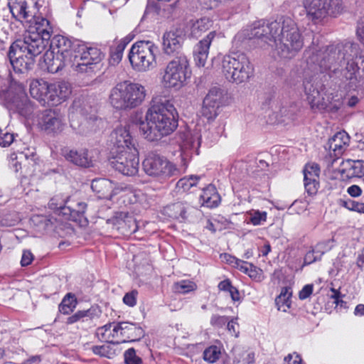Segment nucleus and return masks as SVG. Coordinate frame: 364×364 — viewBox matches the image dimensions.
<instances>
[{"instance_id": "obj_1", "label": "nucleus", "mask_w": 364, "mask_h": 364, "mask_svg": "<svg viewBox=\"0 0 364 364\" xmlns=\"http://www.w3.org/2000/svg\"><path fill=\"white\" fill-rule=\"evenodd\" d=\"M358 45L349 41L330 45L323 50L313 45L305 51L306 63L314 75L306 77L303 85L308 102L314 112H322L329 107L333 97L326 92L319 73L326 71L336 73L341 63V80L353 90L364 87V56H358Z\"/></svg>"}, {"instance_id": "obj_2", "label": "nucleus", "mask_w": 364, "mask_h": 364, "mask_svg": "<svg viewBox=\"0 0 364 364\" xmlns=\"http://www.w3.org/2000/svg\"><path fill=\"white\" fill-rule=\"evenodd\" d=\"M27 23L29 26L23 38L11 44L8 53L14 70L19 73L33 68L35 58L45 50L53 33V27L46 18L36 14Z\"/></svg>"}, {"instance_id": "obj_3", "label": "nucleus", "mask_w": 364, "mask_h": 364, "mask_svg": "<svg viewBox=\"0 0 364 364\" xmlns=\"http://www.w3.org/2000/svg\"><path fill=\"white\" fill-rule=\"evenodd\" d=\"M132 122L139 125L143 137L149 141H158L171 134L178 127V113L173 102L164 97L152 99L144 119L141 113L132 117Z\"/></svg>"}, {"instance_id": "obj_4", "label": "nucleus", "mask_w": 364, "mask_h": 364, "mask_svg": "<svg viewBox=\"0 0 364 364\" xmlns=\"http://www.w3.org/2000/svg\"><path fill=\"white\" fill-rule=\"evenodd\" d=\"M279 28L274 41L275 49L279 57L294 58L304 46V38L297 23L289 16L279 17Z\"/></svg>"}, {"instance_id": "obj_5", "label": "nucleus", "mask_w": 364, "mask_h": 364, "mask_svg": "<svg viewBox=\"0 0 364 364\" xmlns=\"http://www.w3.org/2000/svg\"><path fill=\"white\" fill-rule=\"evenodd\" d=\"M145 97L146 89L143 85L124 81L111 89L109 102L116 109L128 110L140 106Z\"/></svg>"}, {"instance_id": "obj_6", "label": "nucleus", "mask_w": 364, "mask_h": 364, "mask_svg": "<svg viewBox=\"0 0 364 364\" xmlns=\"http://www.w3.org/2000/svg\"><path fill=\"white\" fill-rule=\"evenodd\" d=\"M222 70L226 79L236 84L247 82L255 73L253 63L244 53L225 55L222 60Z\"/></svg>"}, {"instance_id": "obj_7", "label": "nucleus", "mask_w": 364, "mask_h": 364, "mask_svg": "<svg viewBox=\"0 0 364 364\" xmlns=\"http://www.w3.org/2000/svg\"><path fill=\"white\" fill-rule=\"evenodd\" d=\"M279 18L274 21L264 20L255 22L250 28L243 29L238 32L232 40L237 48H245L247 41L257 39L269 44L276 40L277 31L279 28Z\"/></svg>"}, {"instance_id": "obj_8", "label": "nucleus", "mask_w": 364, "mask_h": 364, "mask_svg": "<svg viewBox=\"0 0 364 364\" xmlns=\"http://www.w3.org/2000/svg\"><path fill=\"white\" fill-rule=\"evenodd\" d=\"M102 59L100 49L77 41L73 46V55L69 58L70 66L77 73H92Z\"/></svg>"}, {"instance_id": "obj_9", "label": "nucleus", "mask_w": 364, "mask_h": 364, "mask_svg": "<svg viewBox=\"0 0 364 364\" xmlns=\"http://www.w3.org/2000/svg\"><path fill=\"white\" fill-rule=\"evenodd\" d=\"M191 77L189 60L186 54L173 57L166 65L161 82L164 87L178 90Z\"/></svg>"}, {"instance_id": "obj_10", "label": "nucleus", "mask_w": 364, "mask_h": 364, "mask_svg": "<svg viewBox=\"0 0 364 364\" xmlns=\"http://www.w3.org/2000/svg\"><path fill=\"white\" fill-rule=\"evenodd\" d=\"M159 48L150 41H139L129 50V60L133 68L139 72L153 70L157 65Z\"/></svg>"}, {"instance_id": "obj_11", "label": "nucleus", "mask_w": 364, "mask_h": 364, "mask_svg": "<svg viewBox=\"0 0 364 364\" xmlns=\"http://www.w3.org/2000/svg\"><path fill=\"white\" fill-rule=\"evenodd\" d=\"M142 168L146 175L159 181L181 174V171L175 164L155 152H150L146 156L142 161Z\"/></svg>"}, {"instance_id": "obj_12", "label": "nucleus", "mask_w": 364, "mask_h": 364, "mask_svg": "<svg viewBox=\"0 0 364 364\" xmlns=\"http://www.w3.org/2000/svg\"><path fill=\"white\" fill-rule=\"evenodd\" d=\"M5 101L10 111L16 112L26 119H31L35 112L36 108L28 100L24 87L21 84L9 87Z\"/></svg>"}, {"instance_id": "obj_13", "label": "nucleus", "mask_w": 364, "mask_h": 364, "mask_svg": "<svg viewBox=\"0 0 364 364\" xmlns=\"http://www.w3.org/2000/svg\"><path fill=\"white\" fill-rule=\"evenodd\" d=\"M109 163L113 168L124 176H135L139 168V151L137 149L125 151L112 152Z\"/></svg>"}, {"instance_id": "obj_14", "label": "nucleus", "mask_w": 364, "mask_h": 364, "mask_svg": "<svg viewBox=\"0 0 364 364\" xmlns=\"http://www.w3.org/2000/svg\"><path fill=\"white\" fill-rule=\"evenodd\" d=\"M109 140L113 146L112 152L137 149V141L131 134L129 125L116 127L111 133Z\"/></svg>"}, {"instance_id": "obj_15", "label": "nucleus", "mask_w": 364, "mask_h": 364, "mask_svg": "<svg viewBox=\"0 0 364 364\" xmlns=\"http://www.w3.org/2000/svg\"><path fill=\"white\" fill-rule=\"evenodd\" d=\"M202 135L197 131L193 132L188 131L181 134V141L180 143L181 156L185 171L188 161L193 154H199L198 149L201 143Z\"/></svg>"}, {"instance_id": "obj_16", "label": "nucleus", "mask_w": 364, "mask_h": 364, "mask_svg": "<svg viewBox=\"0 0 364 364\" xmlns=\"http://www.w3.org/2000/svg\"><path fill=\"white\" fill-rule=\"evenodd\" d=\"M12 16L18 21L28 22L38 13V0H8Z\"/></svg>"}, {"instance_id": "obj_17", "label": "nucleus", "mask_w": 364, "mask_h": 364, "mask_svg": "<svg viewBox=\"0 0 364 364\" xmlns=\"http://www.w3.org/2000/svg\"><path fill=\"white\" fill-rule=\"evenodd\" d=\"M185 34L181 29L171 30L163 36V50L166 55L178 57L182 52Z\"/></svg>"}, {"instance_id": "obj_18", "label": "nucleus", "mask_w": 364, "mask_h": 364, "mask_svg": "<svg viewBox=\"0 0 364 364\" xmlns=\"http://www.w3.org/2000/svg\"><path fill=\"white\" fill-rule=\"evenodd\" d=\"M39 124L48 132H60L65 126V116L58 109L45 110Z\"/></svg>"}, {"instance_id": "obj_19", "label": "nucleus", "mask_w": 364, "mask_h": 364, "mask_svg": "<svg viewBox=\"0 0 364 364\" xmlns=\"http://www.w3.org/2000/svg\"><path fill=\"white\" fill-rule=\"evenodd\" d=\"M107 223L124 235L134 233L138 230L136 219L127 212L116 213L113 217L107 220Z\"/></svg>"}, {"instance_id": "obj_20", "label": "nucleus", "mask_w": 364, "mask_h": 364, "mask_svg": "<svg viewBox=\"0 0 364 364\" xmlns=\"http://www.w3.org/2000/svg\"><path fill=\"white\" fill-rule=\"evenodd\" d=\"M105 331H107L112 328V331L114 333L120 331V334L124 337H127L132 341H137L144 336V331L141 327L137 326L136 323L122 321L118 323H112L109 325L105 326Z\"/></svg>"}, {"instance_id": "obj_21", "label": "nucleus", "mask_w": 364, "mask_h": 364, "mask_svg": "<svg viewBox=\"0 0 364 364\" xmlns=\"http://www.w3.org/2000/svg\"><path fill=\"white\" fill-rule=\"evenodd\" d=\"M71 94V86L67 82L50 83L48 95V106H56L66 100Z\"/></svg>"}, {"instance_id": "obj_22", "label": "nucleus", "mask_w": 364, "mask_h": 364, "mask_svg": "<svg viewBox=\"0 0 364 364\" xmlns=\"http://www.w3.org/2000/svg\"><path fill=\"white\" fill-rule=\"evenodd\" d=\"M62 153L65 159L74 165L84 168H89L93 166L92 156L86 149L76 150L65 148L63 150Z\"/></svg>"}, {"instance_id": "obj_23", "label": "nucleus", "mask_w": 364, "mask_h": 364, "mask_svg": "<svg viewBox=\"0 0 364 364\" xmlns=\"http://www.w3.org/2000/svg\"><path fill=\"white\" fill-rule=\"evenodd\" d=\"M171 211L170 216L180 223L191 221L193 220L198 210L193 206L183 202H178L168 207Z\"/></svg>"}, {"instance_id": "obj_24", "label": "nucleus", "mask_w": 364, "mask_h": 364, "mask_svg": "<svg viewBox=\"0 0 364 364\" xmlns=\"http://www.w3.org/2000/svg\"><path fill=\"white\" fill-rule=\"evenodd\" d=\"M320 168L318 164H306L304 169V187L309 195H314L317 193L319 183L318 176Z\"/></svg>"}, {"instance_id": "obj_25", "label": "nucleus", "mask_w": 364, "mask_h": 364, "mask_svg": "<svg viewBox=\"0 0 364 364\" xmlns=\"http://www.w3.org/2000/svg\"><path fill=\"white\" fill-rule=\"evenodd\" d=\"M215 35V31L210 32L205 38L200 41L195 46L193 57L197 66L203 67L205 65L208 56L210 46Z\"/></svg>"}, {"instance_id": "obj_26", "label": "nucleus", "mask_w": 364, "mask_h": 364, "mask_svg": "<svg viewBox=\"0 0 364 364\" xmlns=\"http://www.w3.org/2000/svg\"><path fill=\"white\" fill-rule=\"evenodd\" d=\"M76 41L71 43L67 38L63 36H54L50 43L51 51L55 53V55H60L65 60H68L71 55H73V46Z\"/></svg>"}, {"instance_id": "obj_27", "label": "nucleus", "mask_w": 364, "mask_h": 364, "mask_svg": "<svg viewBox=\"0 0 364 364\" xmlns=\"http://www.w3.org/2000/svg\"><path fill=\"white\" fill-rule=\"evenodd\" d=\"M349 142L350 136L345 131H340L329 139L326 149H328L335 156L338 157L344 152Z\"/></svg>"}, {"instance_id": "obj_28", "label": "nucleus", "mask_w": 364, "mask_h": 364, "mask_svg": "<svg viewBox=\"0 0 364 364\" xmlns=\"http://www.w3.org/2000/svg\"><path fill=\"white\" fill-rule=\"evenodd\" d=\"M324 0H302V5L305 9L306 16L314 23L324 19L325 6Z\"/></svg>"}, {"instance_id": "obj_29", "label": "nucleus", "mask_w": 364, "mask_h": 364, "mask_svg": "<svg viewBox=\"0 0 364 364\" xmlns=\"http://www.w3.org/2000/svg\"><path fill=\"white\" fill-rule=\"evenodd\" d=\"M91 188L93 191L101 194L103 197L109 198L122 190V188H117L115 184L107 178H96L92 180Z\"/></svg>"}, {"instance_id": "obj_30", "label": "nucleus", "mask_w": 364, "mask_h": 364, "mask_svg": "<svg viewBox=\"0 0 364 364\" xmlns=\"http://www.w3.org/2000/svg\"><path fill=\"white\" fill-rule=\"evenodd\" d=\"M50 83L43 79H36L30 84V94L43 105H47Z\"/></svg>"}, {"instance_id": "obj_31", "label": "nucleus", "mask_w": 364, "mask_h": 364, "mask_svg": "<svg viewBox=\"0 0 364 364\" xmlns=\"http://www.w3.org/2000/svg\"><path fill=\"white\" fill-rule=\"evenodd\" d=\"M44 63L48 71L51 73H56L65 66L70 65V60H65V58L60 55H55L53 51H47L45 53Z\"/></svg>"}, {"instance_id": "obj_32", "label": "nucleus", "mask_w": 364, "mask_h": 364, "mask_svg": "<svg viewBox=\"0 0 364 364\" xmlns=\"http://www.w3.org/2000/svg\"><path fill=\"white\" fill-rule=\"evenodd\" d=\"M200 200L203 206L215 208L220 203V196L217 192L216 188L210 184L203 189V193L200 196Z\"/></svg>"}, {"instance_id": "obj_33", "label": "nucleus", "mask_w": 364, "mask_h": 364, "mask_svg": "<svg viewBox=\"0 0 364 364\" xmlns=\"http://www.w3.org/2000/svg\"><path fill=\"white\" fill-rule=\"evenodd\" d=\"M203 101L221 109L226 104V94L220 87H213L209 90Z\"/></svg>"}, {"instance_id": "obj_34", "label": "nucleus", "mask_w": 364, "mask_h": 364, "mask_svg": "<svg viewBox=\"0 0 364 364\" xmlns=\"http://www.w3.org/2000/svg\"><path fill=\"white\" fill-rule=\"evenodd\" d=\"M212 26L211 20L208 17H203L196 21H190V35L193 38H198L203 33L207 31Z\"/></svg>"}, {"instance_id": "obj_35", "label": "nucleus", "mask_w": 364, "mask_h": 364, "mask_svg": "<svg viewBox=\"0 0 364 364\" xmlns=\"http://www.w3.org/2000/svg\"><path fill=\"white\" fill-rule=\"evenodd\" d=\"M86 207V203L83 202H79L74 205H69L68 207L63 208V215L67 220L77 221L83 217Z\"/></svg>"}, {"instance_id": "obj_36", "label": "nucleus", "mask_w": 364, "mask_h": 364, "mask_svg": "<svg viewBox=\"0 0 364 364\" xmlns=\"http://www.w3.org/2000/svg\"><path fill=\"white\" fill-rule=\"evenodd\" d=\"M291 296L292 291L290 287L282 288L279 295L275 299V304L279 311L286 312L290 309Z\"/></svg>"}, {"instance_id": "obj_37", "label": "nucleus", "mask_w": 364, "mask_h": 364, "mask_svg": "<svg viewBox=\"0 0 364 364\" xmlns=\"http://www.w3.org/2000/svg\"><path fill=\"white\" fill-rule=\"evenodd\" d=\"M323 4L325 6L324 18L328 16L337 17L344 10L342 0H324Z\"/></svg>"}, {"instance_id": "obj_38", "label": "nucleus", "mask_w": 364, "mask_h": 364, "mask_svg": "<svg viewBox=\"0 0 364 364\" xmlns=\"http://www.w3.org/2000/svg\"><path fill=\"white\" fill-rule=\"evenodd\" d=\"M77 304L76 296L73 293L68 292L64 296L60 303L58 310L61 314L68 315L74 311Z\"/></svg>"}, {"instance_id": "obj_39", "label": "nucleus", "mask_w": 364, "mask_h": 364, "mask_svg": "<svg viewBox=\"0 0 364 364\" xmlns=\"http://www.w3.org/2000/svg\"><path fill=\"white\" fill-rule=\"evenodd\" d=\"M233 363L235 364H252L255 362V353L247 352L240 348L233 350Z\"/></svg>"}, {"instance_id": "obj_40", "label": "nucleus", "mask_w": 364, "mask_h": 364, "mask_svg": "<svg viewBox=\"0 0 364 364\" xmlns=\"http://www.w3.org/2000/svg\"><path fill=\"white\" fill-rule=\"evenodd\" d=\"M237 269L247 274L251 279H259L260 278L262 270L248 262L242 260V264H240Z\"/></svg>"}, {"instance_id": "obj_41", "label": "nucleus", "mask_w": 364, "mask_h": 364, "mask_svg": "<svg viewBox=\"0 0 364 364\" xmlns=\"http://www.w3.org/2000/svg\"><path fill=\"white\" fill-rule=\"evenodd\" d=\"M248 217V223L255 226L261 225L267 221V213L266 211L259 210H252L247 213Z\"/></svg>"}, {"instance_id": "obj_42", "label": "nucleus", "mask_w": 364, "mask_h": 364, "mask_svg": "<svg viewBox=\"0 0 364 364\" xmlns=\"http://www.w3.org/2000/svg\"><path fill=\"white\" fill-rule=\"evenodd\" d=\"M220 112V109L205 101H203L201 114L202 116L206 118L208 122L213 121L218 116Z\"/></svg>"}, {"instance_id": "obj_43", "label": "nucleus", "mask_w": 364, "mask_h": 364, "mask_svg": "<svg viewBox=\"0 0 364 364\" xmlns=\"http://www.w3.org/2000/svg\"><path fill=\"white\" fill-rule=\"evenodd\" d=\"M101 313L102 311L100 307L95 305L92 306L90 309L87 310L78 311L72 317H70L69 318H83L85 317L95 318V317H100Z\"/></svg>"}, {"instance_id": "obj_44", "label": "nucleus", "mask_w": 364, "mask_h": 364, "mask_svg": "<svg viewBox=\"0 0 364 364\" xmlns=\"http://www.w3.org/2000/svg\"><path fill=\"white\" fill-rule=\"evenodd\" d=\"M197 285L190 280H181L173 284V290L179 294H187L196 290Z\"/></svg>"}, {"instance_id": "obj_45", "label": "nucleus", "mask_w": 364, "mask_h": 364, "mask_svg": "<svg viewBox=\"0 0 364 364\" xmlns=\"http://www.w3.org/2000/svg\"><path fill=\"white\" fill-rule=\"evenodd\" d=\"M129 43V41L126 38L122 39L117 46L111 49V60L114 63H118L122 58L123 52Z\"/></svg>"}, {"instance_id": "obj_46", "label": "nucleus", "mask_w": 364, "mask_h": 364, "mask_svg": "<svg viewBox=\"0 0 364 364\" xmlns=\"http://www.w3.org/2000/svg\"><path fill=\"white\" fill-rule=\"evenodd\" d=\"M199 179L200 177L197 176L184 177L177 182L176 186L178 188L182 189L183 191H188L197 184Z\"/></svg>"}, {"instance_id": "obj_47", "label": "nucleus", "mask_w": 364, "mask_h": 364, "mask_svg": "<svg viewBox=\"0 0 364 364\" xmlns=\"http://www.w3.org/2000/svg\"><path fill=\"white\" fill-rule=\"evenodd\" d=\"M220 354L221 352L218 347L216 346H211L203 351V356L205 361L210 363H213L219 359Z\"/></svg>"}, {"instance_id": "obj_48", "label": "nucleus", "mask_w": 364, "mask_h": 364, "mask_svg": "<svg viewBox=\"0 0 364 364\" xmlns=\"http://www.w3.org/2000/svg\"><path fill=\"white\" fill-rule=\"evenodd\" d=\"M92 350L95 355L108 358H111L114 355V350L109 343H105L102 346H93Z\"/></svg>"}, {"instance_id": "obj_49", "label": "nucleus", "mask_w": 364, "mask_h": 364, "mask_svg": "<svg viewBox=\"0 0 364 364\" xmlns=\"http://www.w3.org/2000/svg\"><path fill=\"white\" fill-rule=\"evenodd\" d=\"M341 205L349 210L364 214V203L348 199L342 200Z\"/></svg>"}, {"instance_id": "obj_50", "label": "nucleus", "mask_w": 364, "mask_h": 364, "mask_svg": "<svg viewBox=\"0 0 364 364\" xmlns=\"http://www.w3.org/2000/svg\"><path fill=\"white\" fill-rule=\"evenodd\" d=\"M124 359L125 364H141L142 360L139 357L134 348H130L124 351Z\"/></svg>"}, {"instance_id": "obj_51", "label": "nucleus", "mask_w": 364, "mask_h": 364, "mask_svg": "<svg viewBox=\"0 0 364 364\" xmlns=\"http://www.w3.org/2000/svg\"><path fill=\"white\" fill-rule=\"evenodd\" d=\"M48 205L49 208L53 210H59L61 215H63V208L68 207V205H65V200L58 196L52 198Z\"/></svg>"}, {"instance_id": "obj_52", "label": "nucleus", "mask_w": 364, "mask_h": 364, "mask_svg": "<svg viewBox=\"0 0 364 364\" xmlns=\"http://www.w3.org/2000/svg\"><path fill=\"white\" fill-rule=\"evenodd\" d=\"M350 168L352 171L353 176L356 177L364 176V161L357 160L352 161Z\"/></svg>"}, {"instance_id": "obj_53", "label": "nucleus", "mask_w": 364, "mask_h": 364, "mask_svg": "<svg viewBox=\"0 0 364 364\" xmlns=\"http://www.w3.org/2000/svg\"><path fill=\"white\" fill-rule=\"evenodd\" d=\"M223 262H226L232 267L237 269L240 264H242V260L228 253L221 254L220 256Z\"/></svg>"}, {"instance_id": "obj_54", "label": "nucleus", "mask_w": 364, "mask_h": 364, "mask_svg": "<svg viewBox=\"0 0 364 364\" xmlns=\"http://www.w3.org/2000/svg\"><path fill=\"white\" fill-rule=\"evenodd\" d=\"M321 257L316 252V250L313 248L306 252L304 258V265H309L318 260H320Z\"/></svg>"}, {"instance_id": "obj_55", "label": "nucleus", "mask_w": 364, "mask_h": 364, "mask_svg": "<svg viewBox=\"0 0 364 364\" xmlns=\"http://www.w3.org/2000/svg\"><path fill=\"white\" fill-rule=\"evenodd\" d=\"M314 291V284H308L303 287L299 292V298L300 300H305L310 297Z\"/></svg>"}, {"instance_id": "obj_56", "label": "nucleus", "mask_w": 364, "mask_h": 364, "mask_svg": "<svg viewBox=\"0 0 364 364\" xmlns=\"http://www.w3.org/2000/svg\"><path fill=\"white\" fill-rule=\"evenodd\" d=\"M136 291H132L127 293L123 297V302L129 306H134L136 304Z\"/></svg>"}, {"instance_id": "obj_57", "label": "nucleus", "mask_w": 364, "mask_h": 364, "mask_svg": "<svg viewBox=\"0 0 364 364\" xmlns=\"http://www.w3.org/2000/svg\"><path fill=\"white\" fill-rule=\"evenodd\" d=\"M14 135L9 132L0 134V146L7 147L14 141Z\"/></svg>"}, {"instance_id": "obj_58", "label": "nucleus", "mask_w": 364, "mask_h": 364, "mask_svg": "<svg viewBox=\"0 0 364 364\" xmlns=\"http://www.w3.org/2000/svg\"><path fill=\"white\" fill-rule=\"evenodd\" d=\"M330 243V241L318 242L314 248L316 250V252L322 257L325 252L331 249Z\"/></svg>"}, {"instance_id": "obj_59", "label": "nucleus", "mask_w": 364, "mask_h": 364, "mask_svg": "<svg viewBox=\"0 0 364 364\" xmlns=\"http://www.w3.org/2000/svg\"><path fill=\"white\" fill-rule=\"evenodd\" d=\"M33 259V254L29 250H24L22 254L21 264L23 267L29 265Z\"/></svg>"}, {"instance_id": "obj_60", "label": "nucleus", "mask_w": 364, "mask_h": 364, "mask_svg": "<svg viewBox=\"0 0 364 364\" xmlns=\"http://www.w3.org/2000/svg\"><path fill=\"white\" fill-rule=\"evenodd\" d=\"M301 356L296 353L289 354L284 358V363L286 364H301Z\"/></svg>"}, {"instance_id": "obj_61", "label": "nucleus", "mask_w": 364, "mask_h": 364, "mask_svg": "<svg viewBox=\"0 0 364 364\" xmlns=\"http://www.w3.org/2000/svg\"><path fill=\"white\" fill-rule=\"evenodd\" d=\"M227 328L235 337H238L239 324L237 323V320H229L227 324Z\"/></svg>"}, {"instance_id": "obj_62", "label": "nucleus", "mask_w": 364, "mask_h": 364, "mask_svg": "<svg viewBox=\"0 0 364 364\" xmlns=\"http://www.w3.org/2000/svg\"><path fill=\"white\" fill-rule=\"evenodd\" d=\"M356 33L360 41L364 45V16L358 23Z\"/></svg>"}, {"instance_id": "obj_63", "label": "nucleus", "mask_w": 364, "mask_h": 364, "mask_svg": "<svg viewBox=\"0 0 364 364\" xmlns=\"http://www.w3.org/2000/svg\"><path fill=\"white\" fill-rule=\"evenodd\" d=\"M347 193L352 197H358L362 194V189L357 185H352L348 188Z\"/></svg>"}, {"instance_id": "obj_64", "label": "nucleus", "mask_w": 364, "mask_h": 364, "mask_svg": "<svg viewBox=\"0 0 364 364\" xmlns=\"http://www.w3.org/2000/svg\"><path fill=\"white\" fill-rule=\"evenodd\" d=\"M232 287V283L229 279L221 281L218 284V289L220 291H228L229 289H230V288Z\"/></svg>"}]
</instances>
